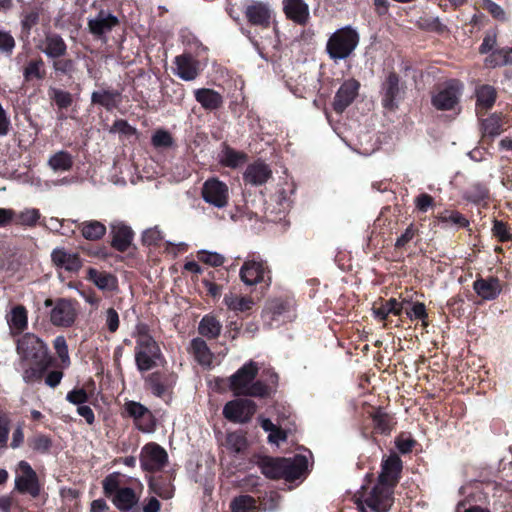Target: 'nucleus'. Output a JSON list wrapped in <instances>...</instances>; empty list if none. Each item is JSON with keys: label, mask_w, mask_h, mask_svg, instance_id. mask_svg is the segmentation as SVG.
<instances>
[{"label": "nucleus", "mask_w": 512, "mask_h": 512, "mask_svg": "<svg viewBox=\"0 0 512 512\" xmlns=\"http://www.w3.org/2000/svg\"><path fill=\"white\" fill-rule=\"evenodd\" d=\"M486 64L491 67L512 65L508 60L506 48L496 49L486 58Z\"/></svg>", "instance_id": "48"}, {"label": "nucleus", "mask_w": 512, "mask_h": 512, "mask_svg": "<svg viewBox=\"0 0 512 512\" xmlns=\"http://www.w3.org/2000/svg\"><path fill=\"white\" fill-rule=\"evenodd\" d=\"M481 6L487 10L494 18L505 20V11L503 8L492 0H482Z\"/></svg>", "instance_id": "60"}, {"label": "nucleus", "mask_w": 512, "mask_h": 512, "mask_svg": "<svg viewBox=\"0 0 512 512\" xmlns=\"http://www.w3.org/2000/svg\"><path fill=\"white\" fill-rule=\"evenodd\" d=\"M87 279L100 290H114L117 287V278L114 275L92 267L87 270Z\"/></svg>", "instance_id": "30"}, {"label": "nucleus", "mask_w": 512, "mask_h": 512, "mask_svg": "<svg viewBox=\"0 0 512 512\" xmlns=\"http://www.w3.org/2000/svg\"><path fill=\"white\" fill-rule=\"evenodd\" d=\"M120 489L121 488L119 487V481L116 476L108 475L103 480V491L107 497H110L111 495L114 496Z\"/></svg>", "instance_id": "64"}, {"label": "nucleus", "mask_w": 512, "mask_h": 512, "mask_svg": "<svg viewBox=\"0 0 512 512\" xmlns=\"http://www.w3.org/2000/svg\"><path fill=\"white\" fill-rule=\"evenodd\" d=\"M140 465L144 471H161L168 463L166 450L155 442H150L141 448L139 455Z\"/></svg>", "instance_id": "8"}, {"label": "nucleus", "mask_w": 512, "mask_h": 512, "mask_svg": "<svg viewBox=\"0 0 512 512\" xmlns=\"http://www.w3.org/2000/svg\"><path fill=\"white\" fill-rule=\"evenodd\" d=\"M438 220L447 225L456 227H467L469 221L458 211L446 210L438 216Z\"/></svg>", "instance_id": "43"}, {"label": "nucleus", "mask_w": 512, "mask_h": 512, "mask_svg": "<svg viewBox=\"0 0 512 512\" xmlns=\"http://www.w3.org/2000/svg\"><path fill=\"white\" fill-rule=\"evenodd\" d=\"M48 165L55 172L69 171L73 166V157L69 152L60 150L50 156Z\"/></svg>", "instance_id": "36"}, {"label": "nucleus", "mask_w": 512, "mask_h": 512, "mask_svg": "<svg viewBox=\"0 0 512 512\" xmlns=\"http://www.w3.org/2000/svg\"><path fill=\"white\" fill-rule=\"evenodd\" d=\"M195 100L205 110L213 111L223 105L222 95L210 88H199L194 91Z\"/></svg>", "instance_id": "26"}, {"label": "nucleus", "mask_w": 512, "mask_h": 512, "mask_svg": "<svg viewBox=\"0 0 512 512\" xmlns=\"http://www.w3.org/2000/svg\"><path fill=\"white\" fill-rule=\"evenodd\" d=\"M488 195L489 191L487 187L483 184L476 183L466 191L465 197L470 202L479 203L488 198Z\"/></svg>", "instance_id": "47"}, {"label": "nucleus", "mask_w": 512, "mask_h": 512, "mask_svg": "<svg viewBox=\"0 0 512 512\" xmlns=\"http://www.w3.org/2000/svg\"><path fill=\"white\" fill-rule=\"evenodd\" d=\"M258 372L257 366L250 362L238 369L230 377V389L236 396L264 397L268 395L267 385L254 381Z\"/></svg>", "instance_id": "2"}, {"label": "nucleus", "mask_w": 512, "mask_h": 512, "mask_svg": "<svg viewBox=\"0 0 512 512\" xmlns=\"http://www.w3.org/2000/svg\"><path fill=\"white\" fill-rule=\"evenodd\" d=\"M39 50L49 59L53 60L66 55L67 44L56 33H47L38 45Z\"/></svg>", "instance_id": "20"}, {"label": "nucleus", "mask_w": 512, "mask_h": 512, "mask_svg": "<svg viewBox=\"0 0 512 512\" xmlns=\"http://www.w3.org/2000/svg\"><path fill=\"white\" fill-rule=\"evenodd\" d=\"M22 75L25 81L33 79L42 80L45 77L44 61L38 57L31 59L23 68Z\"/></svg>", "instance_id": "37"}, {"label": "nucleus", "mask_w": 512, "mask_h": 512, "mask_svg": "<svg viewBox=\"0 0 512 512\" xmlns=\"http://www.w3.org/2000/svg\"><path fill=\"white\" fill-rule=\"evenodd\" d=\"M7 322L11 329L23 331L28 324L27 310L23 305H17L12 308L7 316Z\"/></svg>", "instance_id": "38"}, {"label": "nucleus", "mask_w": 512, "mask_h": 512, "mask_svg": "<svg viewBox=\"0 0 512 512\" xmlns=\"http://www.w3.org/2000/svg\"><path fill=\"white\" fill-rule=\"evenodd\" d=\"M375 428L381 433H388L391 430L390 417L381 409L372 414Z\"/></svg>", "instance_id": "51"}, {"label": "nucleus", "mask_w": 512, "mask_h": 512, "mask_svg": "<svg viewBox=\"0 0 512 512\" xmlns=\"http://www.w3.org/2000/svg\"><path fill=\"white\" fill-rule=\"evenodd\" d=\"M406 315L410 320H420L424 325L427 318L426 307L421 302L411 303L406 308Z\"/></svg>", "instance_id": "50"}, {"label": "nucleus", "mask_w": 512, "mask_h": 512, "mask_svg": "<svg viewBox=\"0 0 512 512\" xmlns=\"http://www.w3.org/2000/svg\"><path fill=\"white\" fill-rule=\"evenodd\" d=\"M51 261L56 268L67 272H77L82 266L81 259L77 253H70L62 247L52 250Z\"/></svg>", "instance_id": "21"}, {"label": "nucleus", "mask_w": 512, "mask_h": 512, "mask_svg": "<svg viewBox=\"0 0 512 512\" xmlns=\"http://www.w3.org/2000/svg\"><path fill=\"white\" fill-rule=\"evenodd\" d=\"M227 447L234 452H241L247 446V441L245 436L241 432H231L228 433L227 438Z\"/></svg>", "instance_id": "49"}, {"label": "nucleus", "mask_w": 512, "mask_h": 512, "mask_svg": "<svg viewBox=\"0 0 512 512\" xmlns=\"http://www.w3.org/2000/svg\"><path fill=\"white\" fill-rule=\"evenodd\" d=\"M124 410L129 417L133 418L140 431L150 433L154 430V416L144 405L136 401H128L124 404Z\"/></svg>", "instance_id": "16"}, {"label": "nucleus", "mask_w": 512, "mask_h": 512, "mask_svg": "<svg viewBox=\"0 0 512 512\" xmlns=\"http://www.w3.org/2000/svg\"><path fill=\"white\" fill-rule=\"evenodd\" d=\"M147 384L152 391V393L158 397H161L166 392V386L162 383L159 374L153 373L147 379Z\"/></svg>", "instance_id": "58"}, {"label": "nucleus", "mask_w": 512, "mask_h": 512, "mask_svg": "<svg viewBox=\"0 0 512 512\" xmlns=\"http://www.w3.org/2000/svg\"><path fill=\"white\" fill-rule=\"evenodd\" d=\"M136 351L135 352H160V347L149 333L145 325L137 326L135 334Z\"/></svg>", "instance_id": "31"}, {"label": "nucleus", "mask_w": 512, "mask_h": 512, "mask_svg": "<svg viewBox=\"0 0 512 512\" xmlns=\"http://www.w3.org/2000/svg\"><path fill=\"white\" fill-rule=\"evenodd\" d=\"M473 289L484 300H494L501 293L500 281L494 277L477 279L473 283Z\"/></svg>", "instance_id": "25"}, {"label": "nucleus", "mask_w": 512, "mask_h": 512, "mask_svg": "<svg viewBox=\"0 0 512 512\" xmlns=\"http://www.w3.org/2000/svg\"><path fill=\"white\" fill-rule=\"evenodd\" d=\"M76 63L70 58H56L52 60V68L56 74L71 75L75 71Z\"/></svg>", "instance_id": "45"}, {"label": "nucleus", "mask_w": 512, "mask_h": 512, "mask_svg": "<svg viewBox=\"0 0 512 512\" xmlns=\"http://www.w3.org/2000/svg\"><path fill=\"white\" fill-rule=\"evenodd\" d=\"M247 156L243 152L236 151L230 147H225L220 155V163L229 168H237L243 165Z\"/></svg>", "instance_id": "39"}, {"label": "nucleus", "mask_w": 512, "mask_h": 512, "mask_svg": "<svg viewBox=\"0 0 512 512\" xmlns=\"http://www.w3.org/2000/svg\"><path fill=\"white\" fill-rule=\"evenodd\" d=\"M161 239L162 232L157 226L145 230L142 235L143 243L148 246L156 245Z\"/></svg>", "instance_id": "61"}, {"label": "nucleus", "mask_w": 512, "mask_h": 512, "mask_svg": "<svg viewBox=\"0 0 512 512\" xmlns=\"http://www.w3.org/2000/svg\"><path fill=\"white\" fill-rule=\"evenodd\" d=\"M229 310L235 312H246L255 305L254 300L248 296H238L233 293L226 294L223 299Z\"/></svg>", "instance_id": "35"}, {"label": "nucleus", "mask_w": 512, "mask_h": 512, "mask_svg": "<svg viewBox=\"0 0 512 512\" xmlns=\"http://www.w3.org/2000/svg\"><path fill=\"white\" fill-rule=\"evenodd\" d=\"M198 259L210 266L218 267L224 263V256L212 251L201 250L198 252Z\"/></svg>", "instance_id": "54"}, {"label": "nucleus", "mask_w": 512, "mask_h": 512, "mask_svg": "<svg viewBox=\"0 0 512 512\" xmlns=\"http://www.w3.org/2000/svg\"><path fill=\"white\" fill-rule=\"evenodd\" d=\"M286 17L299 25H305L310 17L309 6L304 0H283Z\"/></svg>", "instance_id": "22"}, {"label": "nucleus", "mask_w": 512, "mask_h": 512, "mask_svg": "<svg viewBox=\"0 0 512 512\" xmlns=\"http://www.w3.org/2000/svg\"><path fill=\"white\" fill-rule=\"evenodd\" d=\"M221 330V322L211 314L204 315L198 325L199 334L208 339L217 338L220 335Z\"/></svg>", "instance_id": "33"}, {"label": "nucleus", "mask_w": 512, "mask_h": 512, "mask_svg": "<svg viewBox=\"0 0 512 512\" xmlns=\"http://www.w3.org/2000/svg\"><path fill=\"white\" fill-rule=\"evenodd\" d=\"M29 446L38 453H47L52 446L51 439L43 434L34 436L29 440Z\"/></svg>", "instance_id": "52"}, {"label": "nucleus", "mask_w": 512, "mask_h": 512, "mask_svg": "<svg viewBox=\"0 0 512 512\" xmlns=\"http://www.w3.org/2000/svg\"><path fill=\"white\" fill-rule=\"evenodd\" d=\"M258 466L262 474L269 479L292 481L304 473L307 468V460L300 455L293 458L263 457L258 462Z\"/></svg>", "instance_id": "1"}, {"label": "nucleus", "mask_w": 512, "mask_h": 512, "mask_svg": "<svg viewBox=\"0 0 512 512\" xmlns=\"http://www.w3.org/2000/svg\"><path fill=\"white\" fill-rule=\"evenodd\" d=\"M77 317L76 303L69 299H59L50 311V321L57 327H70Z\"/></svg>", "instance_id": "15"}, {"label": "nucleus", "mask_w": 512, "mask_h": 512, "mask_svg": "<svg viewBox=\"0 0 512 512\" xmlns=\"http://www.w3.org/2000/svg\"><path fill=\"white\" fill-rule=\"evenodd\" d=\"M244 15L251 25L268 28L274 17V11L269 2L252 0L245 6Z\"/></svg>", "instance_id": "13"}, {"label": "nucleus", "mask_w": 512, "mask_h": 512, "mask_svg": "<svg viewBox=\"0 0 512 512\" xmlns=\"http://www.w3.org/2000/svg\"><path fill=\"white\" fill-rule=\"evenodd\" d=\"M482 129L485 135L495 137L501 133V118L492 114L482 122Z\"/></svg>", "instance_id": "46"}, {"label": "nucleus", "mask_w": 512, "mask_h": 512, "mask_svg": "<svg viewBox=\"0 0 512 512\" xmlns=\"http://www.w3.org/2000/svg\"><path fill=\"white\" fill-rule=\"evenodd\" d=\"M149 491L162 499H171L174 496V487L171 483L161 482L154 477L148 480Z\"/></svg>", "instance_id": "41"}, {"label": "nucleus", "mask_w": 512, "mask_h": 512, "mask_svg": "<svg viewBox=\"0 0 512 512\" xmlns=\"http://www.w3.org/2000/svg\"><path fill=\"white\" fill-rule=\"evenodd\" d=\"M15 489L22 494L36 498L40 495L41 486L37 473L27 461H20L15 476Z\"/></svg>", "instance_id": "7"}, {"label": "nucleus", "mask_w": 512, "mask_h": 512, "mask_svg": "<svg viewBox=\"0 0 512 512\" xmlns=\"http://www.w3.org/2000/svg\"><path fill=\"white\" fill-rule=\"evenodd\" d=\"M256 411V404L248 399L229 401L223 408L224 417L234 423H247Z\"/></svg>", "instance_id": "12"}, {"label": "nucleus", "mask_w": 512, "mask_h": 512, "mask_svg": "<svg viewBox=\"0 0 512 512\" xmlns=\"http://www.w3.org/2000/svg\"><path fill=\"white\" fill-rule=\"evenodd\" d=\"M112 241L111 246L119 252L126 251L133 240L132 229L123 224L115 223L111 225Z\"/></svg>", "instance_id": "24"}, {"label": "nucleus", "mask_w": 512, "mask_h": 512, "mask_svg": "<svg viewBox=\"0 0 512 512\" xmlns=\"http://www.w3.org/2000/svg\"><path fill=\"white\" fill-rule=\"evenodd\" d=\"M415 206L419 212H427L434 204V199L427 193H421L414 200Z\"/></svg>", "instance_id": "63"}, {"label": "nucleus", "mask_w": 512, "mask_h": 512, "mask_svg": "<svg viewBox=\"0 0 512 512\" xmlns=\"http://www.w3.org/2000/svg\"><path fill=\"white\" fill-rule=\"evenodd\" d=\"M77 228L82 237L88 241H98L106 234V226L97 220L79 222Z\"/></svg>", "instance_id": "29"}, {"label": "nucleus", "mask_w": 512, "mask_h": 512, "mask_svg": "<svg viewBox=\"0 0 512 512\" xmlns=\"http://www.w3.org/2000/svg\"><path fill=\"white\" fill-rule=\"evenodd\" d=\"M402 471V461L397 454H391L383 459L381 464V473L379 474L378 483L394 489L399 481Z\"/></svg>", "instance_id": "18"}, {"label": "nucleus", "mask_w": 512, "mask_h": 512, "mask_svg": "<svg viewBox=\"0 0 512 512\" xmlns=\"http://www.w3.org/2000/svg\"><path fill=\"white\" fill-rule=\"evenodd\" d=\"M51 365L52 358L49 354H21L16 370L26 384H34L42 380Z\"/></svg>", "instance_id": "4"}, {"label": "nucleus", "mask_w": 512, "mask_h": 512, "mask_svg": "<svg viewBox=\"0 0 512 512\" xmlns=\"http://www.w3.org/2000/svg\"><path fill=\"white\" fill-rule=\"evenodd\" d=\"M359 43V34L351 26L336 30L328 39L326 50L335 61L348 58Z\"/></svg>", "instance_id": "3"}, {"label": "nucleus", "mask_w": 512, "mask_h": 512, "mask_svg": "<svg viewBox=\"0 0 512 512\" xmlns=\"http://www.w3.org/2000/svg\"><path fill=\"white\" fill-rule=\"evenodd\" d=\"M492 232L493 235L501 242H506L512 239V235L503 221L495 220Z\"/></svg>", "instance_id": "59"}, {"label": "nucleus", "mask_w": 512, "mask_h": 512, "mask_svg": "<svg viewBox=\"0 0 512 512\" xmlns=\"http://www.w3.org/2000/svg\"><path fill=\"white\" fill-rule=\"evenodd\" d=\"M359 88L360 83L355 79L344 81L335 94L333 109L337 113L344 112L358 95Z\"/></svg>", "instance_id": "19"}, {"label": "nucleus", "mask_w": 512, "mask_h": 512, "mask_svg": "<svg viewBox=\"0 0 512 512\" xmlns=\"http://www.w3.org/2000/svg\"><path fill=\"white\" fill-rule=\"evenodd\" d=\"M118 24V19L112 14H105L101 11L97 17L90 19L88 26L90 32L94 35L101 36L109 31Z\"/></svg>", "instance_id": "27"}, {"label": "nucleus", "mask_w": 512, "mask_h": 512, "mask_svg": "<svg viewBox=\"0 0 512 512\" xmlns=\"http://www.w3.org/2000/svg\"><path fill=\"white\" fill-rule=\"evenodd\" d=\"M139 501V497L130 487H123L112 497L114 506L121 512H129Z\"/></svg>", "instance_id": "28"}, {"label": "nucleus", "mask_w": 512, "mask_h": 512, "mask_svg": "<svg viewBox=\"0 0 512 512\" xmlns=\"http://www.w3.org/2000/svg\"><path fill=\"white\" fill-rule=\"evenodd\" d=\"M41 218V213L36 208H26L16 214L14 220L17 225L34 227Z\"/></svg>", "instance_id": "42"}, {"label": "nucleus", "mask_w": 512, "mask_h": 512, "mask_svg": "<svg viewBox=\"0 0 512 512\" xmlns=\"http://www.w3.org/2000/svg\"><path fill=\"white\" fill-rule=\"evenodd\" d=\"M462 85L457 80L444 84L431 99L432 105L441 111L454 110L458 106L462 94Z\"/></svg>", "instance_id": "9"}, {"label": "nucleus", "mask_w": 512, "mask_h": 512, "mask_svg": "<svg viewBox=\"0 0 512 512\" xmlns=\"http://www.w3.org/2000/svg\"><path fill=\"white\" fill-rule=\"evenodd\" d=\"M272 176L270 167L261 161L254 162L247 166L243 179L246 183L253 186L265 184Z\"/></svg>", "instance_id": "23"}, {"label": "nucleus", "mask_w": 512, "mask_h": 512, "mask_svg": "<svg viewBox=\"0 0 512 512\" xmlns=\"http://www.w3.org/2000/svg\"><path fill=\"white\" fill-rule=\"evenodd\" d=\"M15 45L16 43L11 33L0 28V52L11 55Z\"/></svg>", "instance_id": "56"}, {"label": "nucleus", "mask_w": 512, "mask_h": 512, "mask_svg": "<svg viewBox=\"0 0 512 512\" xmlns=\"http://www.w3.org/2000/svg\"><path fill=\"white\" fill-rule=\"evenodd\" d=\"M230 508L231 512H254L256 501L249 495H241L232 500Z\"/></svg>", "instance_id": "44"}, {"label": "nucleus", "mask_w": 512, "mask_h": 512, "mask_svg": "<svg viewBox=\"0 0 512 512\" xmlns=\"http://www.w3.org/2000/svg\"><path fill=\"white\" fill-rule=\"evenodd\" d=\"M51 98L60 109L68 108L72 104V95L61 89H52Z\"/></svg>", "instance_id": "55"}, {"label": "nucleus", "mask_w": 512, "mask_h": 512, "mask_svg": "<svg viewBox=\"0 0 512 512\" xmlns=\"http://www.w3.org/2000/svg\"><path fill=\"white\" fill-rule=\"evenodd\" d=\"M120 99V92L115 90H100L94 91L91 94V102L104 107L108 111L115 109L118 106Z\"/></svg>", "instance_id": "32"}, {"label": "nucleus", "mask_w": 512, "mask_h": 512, "mask_svg": "<svg viewBox=\"0 0 512 512\" xmlns=\"http://www.w3.org/2000/svg\"><path fill=\"white\" fill-rule=\"evenodd\" d=\"M355 498L361 512H388L393 503V489L377 483L370 491Z\"/></svg>", "instance_id": "5"}, {"label": "nucleus", "mask_w": 512, "mask_h": 512, "mask_svg": "<svg viewBox=\"0 0 512 512\" xmlns=\"http://www.w3.org/2000/svg\"><path fill=\"white\" fill-rule=\"evenodd\" d=\"M161 354H136V363L141 371L150 370L160 359Z\"/></svg>", "instance_id": "57"}, {"label": "nucleus", "mask_w": 512, "mask_h": 512, "mask_svg": "<svg viewBox=\"0 0 512 512\" xmlns=\"http://www.w3.org/2000/svg\"><path fill=\"white\" fill-rule=\"evenodd\" d=\"M17 352H48V346L35 334L26 333L17 342Z\"/></svg>", "instance_id": "34"}, {"label": "nucleus", "mask_w": 512, "mask_h": 512, "mask_svg": "<svg viewBox=\"0 0 512 512\" xmlns=\"http://www.w3.org/2000/svg\"><path fill=\"white\" fill-rule=\"evenodd\" d=\"M382 105L385 109L395 110L398 108L399 101L404 95V89L400 85L398 75L391 72L387 75L385 81L381 85Z\"/></svg>", "instance_id": "14"}, {"label": "nucleus", "mask_w": 512, "mask_h": 512, "mask_svg": "<svg viewBox=\"0 0 512 512\" xmlns=\"http://www.w3.org/2000/svg\"><path fill=\"white\" fill-rule=\"evenodd\" d=\"M497 97L496 89L491 85H482L476 89L477 106L483 109H490Z\"/></svg>", "instance_id": "40"}, {"label": "nucleus", "mask_w": 512, "mask_h": 512, "mask_svg": "<svg viewBox=\"0 0 512 512\" xmlns=\"http://www.w3.org/2000/svg\"><path fill=\"white\" fill-rule=\"evenodd\" d=\"M263 317L270 327H277L280 324L292 321L294 312L289 301L274 299L266 305Z\"/></svg>", "instance_id": "11"}, {"label": "nucleus", "mask_w": 512, "mask_h": 512, "mask_svg": "<svg viewBox=\"0 0 512 512\" xmlns=\"http://www.w3.org/2000/svg\"><path fill=\"white\" fill-rule=\"evenodd\" d=\"M239 277L246 286H255L265 283L271 284V271L265 260L253 257L244 261L239 271Z\"/></svg>", "instance_id": "6"}, {"label": "nucleus", "mask_w": 512, "mask_h": 512, "mask_svg": "<svg viewBox=\"0 0 512 512\" xmlns=\"http://www.w3.org/2000/svg\"><path fill=\"white\" fill-rule=\"evenodd\" d=\"M173 73L183 81H193L200 73V63L189 53L178 55L173 61Z\"/></svg>", "instance_id": "17"}, {"label": "nucleus", "mask_w": 512, "mask_h": 512, "mask_svg": "<svg viewBox=\"0 0 512 512\" xmlns=\"http://www.w3.org/2000/svg\"><path fill=\"white\" fill-rule=\"evenodd\" d=\"M373 315L376 319L384 321L387 317L392 314V307L390 299L385 302H381L379 305H374L372 308Z\"/></svg>", "instance_id": "62"}, {"label": "nucleus", "mask_w": 512, "mask_h": 512, "mask_svg": "<svg viewBox=\"0 0 512 512\" xmlns=\"http://www.w3.org/2000/svg\"><path fill=\"white\" fill-rule=\"evenodd\" d=\"M151 143L155 148H168L173 145V138L168 131L159 129L152 135Z\"/></svg>", "instance_id": "53"}, {"label": "nucleus", "mask_w": 512, "mask_h": 512, "mask_svg": "<svg viewBox=\"0 0 512 512\" xmlns=\"http://www.w3.org/2000/svg\"><path fill=\"white\" fill-rule=\"evenodd\" d=\"M201 196L209 205L222 209L228 205L229 188L226 183L212 177L203 183Z\"/></svg>", "instance_id": "10"}]
</instances>
